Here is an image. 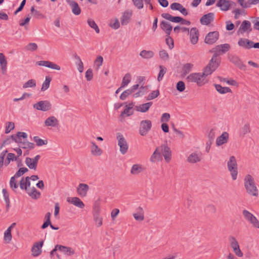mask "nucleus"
<instances>
[{"mask_svg":"<svg viewBox=\"0 0 259 259\" xmlns=\"http://www.w3.org/2000/svg\"><path fill=\"white\" fill-rule=\"evenodd\" d=\"M221 59L219 54L215 52L208 64L204 68L202 73L204 77L211 74L220 66Z\"/></svg>","mask_w":259,"mask_h":259,"instance_id":"1","label":"nucleus"},{"mask_svg":"<svg viewBox=\"0 0 259 259\" xmlns=\"http://www.w3.org/2000/svg\"><path fill=\"white\" fill-rule=\"evenodd\" d=\"M244 187L246 192L250 195L258 196V190L255 186L254 180L250 175H247L244 178Z\"/></svg>","mask_w":259,"mask_h":259,"instance_id":"2","label":"nucleus"},{"mask_svg":"<svg viewBox=\"0 0 259 259\" xmlns=\"http://www.w3.org/2000/svg\"><path fill=\"white\" fill-rule=\"evenodd\" d=\"M227 166L228 170L231 172L232 179L233 180H236L238 171L237 161L235 156H231L230 157L229 160L227 163Z\"/></svg>","mask_w":259,"mask_h":259,"instance_id":"3","label":"nucleus"},{"mask_svg":"<svg viewBox=\"0 0 259 259\" xmlns=\"http://www.w3.org/2000/svg\"><path fill=\"white\" fill-rule=\"evenodd\" d=\"M161 17L169 21L174 23H181L182 24L190 25L191 22L185 20L180 16H172L169 13H162Z\"/></svg>","mask_w":259,"mask_h":259,"instance_id":"4","label":"nucleus"},{"mask_svg":"<svg viewBox=\"0 0 259 259\" xmlns=\"http://www.w3.org/2000/svg\"><path fill=\"white\" fill-rule=\"evenodd\" d=\"M152 127L151 120L147 119L143 120L140 122L139 127V134L142 136H146L150 131Z\"/></svg>","mask_w":259,"mask_h":259,"instance_id":"5","label":"nucleus"},{"mask_svg":"<svg viewBox=\"0 0 259 259\" xmlns=\"http://www.w3.org/2000/svg\"><path fill=\"white\" fill-rule=\"evenodd\" d=\"M116 138L118 140V145L120 147V152L122 154H125L127 151L128 146L125 138L120 133L117 134Z\"/></svg>","mask_w":259,"mask_h":259,"instance_id":"6","label":"nucleus"},{"mask_svg":"<svg viewBox=\"0 0 259 259\" xmlns=\"http://www.w3.org/2000/svg\"><path fill=\"white\" fill-rule=\"evenodd\" d=\"M203 77L204 76L201 73H193L187 76V79L189 82H196L198 86H201L205 83L202 82Z\"/></svg>","mask_w":259,"mask_h":259,"instance_id":"7","label":"nucleus"},{"mask_svg":"<svg viewBox=\"0 0 259 259\" xmlns=\"http://www.w3.org/2000/svg\"><path fill=\"white\" fill-rule=\"evenodd\" d=\"M33 108L42 111H47L50 110L52 108V104L47 101H40L33 105Z\"/></svg>","mask_w":259,"mask_h":259,"instance_id":"8","label":"nucleus"},{"mask_svg":"<svg viewBox=\"0 0 259 259\" xmlns=\"http://www.w3.org/2000/svg\"><path fill=\"white\" fill-rule=\"evenodd\" d=\"M237 44L239 47L244 49L249 50L254 48L255 42L247 38H240Z\"/></svg>","mask_w":259,"mask_h":259,"instance_id":"9","label":"nucleus"},{"mask_svg":"<svg viewBox=\"0 0 259 259\" xmlns=\"http://www.w3.org/2000/svg\"><path fill=\"white\" fill-rule=\"evenodd\" d=\"M219 37V33L217 31L210 32L205 36L204 42L208 45H212L215 43Z\"/></svg>","mask_w":259,"mask_h":259,"instance_id":"10","label":"nucleus"},{"mask_svg":"<svg viewBox=\"0 0 259 259\" xmlns=\"http://www.w3.org/2000/svg\"><path fill=\"white\" fill-rule=\"evenodd\" d=\"M40 158V156L39 155H37L34 157V158L26 157L25 162L27 166L30 169L35 170L37 167L38 161Z\"/></svg>","mask_w":259,"mask_h":259,"instance_id":"11","label":"nucleus"},{"mask_svg":"<svg viewBox=\"0 0 259 259\" xmlns=\"http://www.w3.org/2000/svg\"><path fill=\"white\" fill-rule=\"evenodd\" d=\"M43 245L44 240H42L35 242L31 248L32 255L35 257L39 255L41 253V248Z\"/></svg>","mask_w":259,"mask_h":259,"instance_id":"12","label":"nucleus"},{"mask_svg":"<svg viewBox=\"0 0 259 259\" xmlns=\"http://www.w3.org/2000/svg\"><path fill=\"white\" fill-rule=\"evenodd\" d=\"M159 147L160 148V152L162 153L165 161L169 162L171 157L170 148L166 145H162Z\"/></svg>","mask_w":259,"mask_h":259,"instance_id":"13","label":"nucleus"},{"mask_svg":"<svg viewBox=\"0 0 259 259\" xmlns=\"http://www.w3.org/2000/svg\"><path fill=\"white\" fill-rule=\"evenodd\" d=\"M36 64L39 66H45L53 69L60 70L61 68L58 65L49 61H39L36 62Z\"/></svg>","mask_w":259,"mask_h":259,"instance_id":"14","label":"nucleus"},{"mask_svg":"<svg viewBox=\"0 0 259 259\" xmlns=\"http://www.w3.org/2000/svg\"><path fill=\"white\" fill-rule=\"evenodd\" d=\"M230 62L235 64L241 70H245L246 65L243 64L241 60L237 56H231L229 57Z\"/></svg>","mask_w":259,"mask_h":259,"instance_id":"15","label":"nucleus"},{"mask_svg":"<svg viewBox=\"0 0 259 259\" xmlns=\"http://www.w3.org/2000/svg\"><path fill=\"white\" fill-rule=\"evenodd\" d=\"M214 18L213 13H208L204 15L200 19V22L202 25H208L212 22Z\"/></svg>","mask_w":259,"mask_h":259,"instance_id":"16","label":"nucleus"},{"mask_svg":"<svg viewBox=\"0 0 259 259\" xmlns=\"http://www.w3.org/2000/svg\"><path fill=\"white\" fill-rule=\"evenodd\" d=\"M67 4L71 7L72 12L75 15H79L81 13V9L78 4L72 0H67Z\"/></svg>","mask_w":259,"mask_h":259,"instance_id":"17","label":"nucleus"},{"mask_svg":"<svg viewBox=\"0 0 259 259\" xmlns=\"http://www.w3.org/2000/svg\"><path fill=\"white\" fill-rule=\"evenodd\" d=\"M199 31L196 27H193L191 29L190 32V38L192 44L195 45L197 43L198 40Z\"/></svg>","mask_w":259,"mask_h":259,"instance_id":"18","label":"nucleus"},{"mask_svg":"<svg viewBox=\"0 0 259 259\" xmlns=\"http://www.w3.org/2000/svg\"><path fill=\"white\" fill-rule=\"evenodd\" d=\"M67 201L80 208H83L85 206L83 202L78 197H68Z\"/></svg>","mask_w":259,"mask_h":259,"instance_id":"19","label":"nucleus"},{"mask_svg":"<svg viewBox=\"0 0 259 259\" xmlns=\"http://www.w3.org/2000/svg\"><path fill=\"white\" fill-rule=\"evenodd\" d=\"M161 28L165 32L167 35H169L172 29V25L167 21L163 20L160 24Z\"/></svg>","mask_w":259,"mask_h":259,"instance_id":"20","label":"nucleus"},{"mask_svg":"<svg viewBox=\"0 0 259 259\" xmlns=\"http://www.w3.org/2000/svg\"><path fill=\"white\" fill-rule=\"evenodd\" d=\"M229 139V134L227 132H224L223 134L217 138L216 140V144L217 146H221L223 144L227 143Z\"/></svg>","mask_w":259,"mask_h":259,"instance_id":"21","label":"nucleus"},{"mask_svg":"<svg viewBox=\"0 0 259 259\" xmlns=\"http://www.w3.org/2000/svg\"><path fill=\"white\" fill-rule=\"evenodd\" d=\"M89 190V186L86 184H79L77 188V193L82 197H84L87 195V192Z\"/></svg>","mask_w":259,"mask_h":259,"instance_id":"22","label":"nucleus"},{"mask_svg":"<svg viewBox=\"0 0 259 259\" xmlns=\"http://www.w3.org/2000/svg\"><path fill=\"white\" fill-rule=\"evenodd\" d=\"M45 124L48 126L57 127L59 125V121L55 116H52L46 119Z\"/></svg>","mask_w":259,"mask_h":259,"instance_id":"23","label":"nucleus"},{"mask_svg":"<svg viewBox=\"0 0 259 259\" xmlns=\"http://www.w3.org/2000/svg\"><path fill=\"white\" fill-rule=\"evenodd\" d=\"M59 250L67 255H72L75 253L74 250L70 247L59 244Z\"/></svg>","mask_w":259,"mask_h":259,"instance_id":"24","label":"nucleus"},{"mask_svg":"<svg viewBox=\"0 0 259 259\" xmlns=\"http://www.w3.org/2000/svg\"><path fill=\"white\" fill-rule=\"evenodd\" d=\"M153 103L152 102H147L142 105H140L139 106L136 107V110L138 111L141 112H146L148 111L150 108V107L152 105Z\"/></svg>","mask_w":259,"mask_h":259,"instance_id":"25","label":"nucleus"},{"mask_svg":"<svg viewBox=\"0 0 259 259\" xmlns=\"http://www.w3.org/2000/svg\"><path fill=\"white\" fill-rule=\"evenodd\" d=\"M132 12H130L128 11L124 12L123 13V15L121 18V23L122 25H127L129 22V20L130 19L132 16Z\"/></svg>","mask_w":259,"mask_h":259,"instance_id":"26","label":"nucleus"},{"mask_svg":"<svg viewBox=\"0 0 259 259\" xmlns=\"http://www.w3.org/2000/svg\"><path fill=\"white\" fill-rule=\"evenodd\" d=\"M239 30H242V32H241L242 33L248 30H249V32H250L252 30V29L251 28L250 22L247 20H244L242 22V24L240 25Z\"/></svg>","mask_w":259,"mask_h":259,"instance_id":"27","label":"nucleus"},{"mask_svg":"<svg viewBox=\"0 0 259 259\" xmlns=\"http://www.w3.org/2000/svg\"><path fill=\"white\" fill-rule=\"evenodd\" d=\"M101 203L99 200H96L94 204L93 207V217L100 215Z\"/></svg>","mask_w":259,"mask_h":259,"instance_id":"28","label":"nucleus"},{"mask_svg":"<svg viewBox=\"0 0 259 259\" xmlns=\"http://www.w3.org/2000/svg\"><path fill=\"white\" fill-rule=\"evenodd\" d=\"M138 212L133 214L135 219L137 221H142L144 219V211L143 208L139 206L138 208Z\"/></svg>","mask_w":259,"mask_h":259,"instance_id":"29","label":"nucleus"},{"mask_svg":"<svg viewBox=\"0 0 259 259\" xmlns=\"http://www.w3.org/2000/svg\"><path fill=\"white\" fill-rule=\"evenodd\" d=\"M0 65L3 74H5L7 70V61L5 55L0 53Z\"/></svg>","mask_w":259,"mask_h":259,"instance_id":"30","label":"nucleus"},{"mask_svg":"<svg viewBox=\"0 0 259 259\" xmlns=\"http://www.w3.org/2000/svg\"><path fill=\"white\" fill-rule=\"evenodd\" d=\"M222 4V7H219L223 11H227L229 10L231 7V4H234V7L236 6V4L235 2L230 0H226V2H223Z\"/></svg>","mask_w":259,"mask_h":259,"instance_id":"31","label":"nucleus"},{"mask_svg":"<svg viewBox=\"0 0 259 259\" xmlns=\"http://www.w3.org/2000/svg\"><path fill=\"white\" fill-rule=\"evenodd\" d=\"M216 90L221 94L231 93L232 91L229 87H223L219 84H214Z\"/></svg>","mask_w":259,"mask_h":259,"instance_id":"32","label":"nucleus"},{"mask_svg":"<svg viewBox=\"0 0 259 259\" xmlns=\"http://www.w3.org/2000/svg\"><path fill=\"white\" fill-rule=\"evenodd\" d=\"M230 49V45L228 44H225L222 45H218L214 49L218 50L219 52H222L223 53H225L228 52ZM214 49L210 51L211 52H214Z\"/></svg>","mask_w":259,"mask_h":259,"instance_id":"33","label":"nucleus"},{"mask_svg":"<svg viewBox=\"0 0 259 259\" xmlns=\"http://www.w3.org/2000/svg\"><path fill=\"white\" fill-rule=\"evenodd\" d=\"M161 156L160 152V148L157 147L150 157V160L155 162L156 160H161Z\"/></svg>","mask_w":259,"mask_h":259,"instance_id":"34","label":"nucleus"},{"mask_svg":"<svg viewBox=\"0 0 259 259\" xmlns=\"http://www.w3.org/2000/svg\"><path fill=\"white\" fill-rule=\"evenodd\" d=\"M91 143L92 144L91 150L92 154L95 156L101 155L102 153V150L98 147L94 142H92Z\"/></svg>","mask_w":259,"mask_h":259,"instance_id":"35","label":"nucleus"},{"mask_svg":"<svg viewBox=\"0 0 259 259\" xmlns=\"http://www.w3.org/2000/svg\"><path fill=\"white\" fill-rule=\"evenodd\" d=\"M5 201L6 203V211L8 212L10 207V200L9 198V194L6 189H3L2 190Z\"/></svg>","mask_w":259,"mask_h":259,"instance_id":"36","label":"nucleus"},{"mask_svg":"<svg viewBox=\"0 0 259 259\" xmlns=\"http://www.w3.org/2000/svg\"><path fill=\"white\" fill-rule=\"evenodd\" d=\"M201 160V158L196 153H191L187 158V161L192 163H196Z\"/></svg>","mask_w":259,"mask_h":259,"instance_id":"37","label":"nucleus"},{"mask_svg":"<svg viewBox=\"0 0 259 259\" xmlns=\"http://www.w3.org/2000/svg\"><path fill=\"white\" fill-rule=\"evenodd\" d=\"M28 194L34 199H37L40 197V192L37 191L35 188L33 187L31 189V191H27Z\"/></svg>","mask_w":259,"mask_h":259,"instance_id":"38","label":"nucleus"},{"mask_svg":"<svg viewBox=\"0 0 259 259\" xmlns=\"http://www.w3.org/2000/svg\"><path fill=\"white\" fill-rule=\"evenodd\" d=\"M19 147L24 149H33L35 147V145L33 143H31L28 141H22V143H21L20 145H19Z\"/></svg>","mask_w":259,"mask_h":259,"instance_id":"39","label":"nucleus"},{"mask_svg":"<svg viewBox=\"0 0 259 259\" xmlns=\"http://www.w3.org/2000/svg\"><path fill=\"white\" fill-rule=\"evenodd\" d=\"M140 55L144 59H150L154 56V53L152 51L143 50L140 52Z\"/></svg>","mask_w":259,"mask_h":259,"instance_id":"40","label":"nucleus"},{"mask_svg":"<svg viewBox=\"0 0 259 259\" xmlns=\"http://www.w3.org/2000/svg\"><path fill=\"white\" fill-rule=\"evenodd\" d=\"M131 80V75L130 73H127L123 77L121 82V87H125L128 85Z\"/></svg>","mask_w":259,"mask_h":259,"instance_id":"41","label":"nucleus"},{"mask_svg":"<svg viewBox=\"0 0 259 259\" xmlns=\"http://www.w3.org/2000/svg\"><path fill=\"white\" fill-rule=\"evenodd\" d=\"M52 80V77L49 76H47L45 78V81L43 82L41 89V91L47 90L50 87V82Z\"/></svg>","mask_w":259,"mask_h":259,"instance_id":"42","label":"nucleus"},{"mask_svg":"<svg viewBox=\"0 0 259 259\" xmlns=\"http://www.w3.org/2000/svg\"><path fill=\"white\" fill-rule=\"evenodd\" d=\"M17 160V157L15 156V155L12 153H9L8 154L7 157L5 161V165L8 166L10 163L11 161Z\"/></svg>","mask_w":259,"mask_h":259,"instance_id":"43","label":"nucleus"},{"mask_svg":"<svg viewBox=\"0 0 259 259\" xmlns=\"http://www.w3.org/2000/svg\"><path fill=\"white\" fill-rule=\"evenodd\" d=\"M159 67L160 71L158 75L157 80L160 81L162 79L164 75L165 74L167 69L162 65H159Z\"/></svg>","mask_w":259,"mask_h":259,"instance_id":"44","label":"nucleus"},{"mask_svg":"<svg viewBox=\"0 0 259 259\" xmlns=\"http://www.w3.org/2000/svg\"><path fill=\"white\" fill-rule=\"evenodd\" d=\"M250 132V125L248 123H245L242 127L240 132V136H244L245 134Z\"/></svg>","mask_w":259,"mask_h":259,"instance_id":"45","label":"nucleus"},{"mask_svg":"<svg viewBox=\"0 0 259 259\" xmlns=\"http://www.w3.org/2000/svg\"><path fill=\"white\" fill-rule=\"evenodd\" d=\"M33 140L36 143L37 146H41L48 144V141L47 140L41 139L38 136H34L33 137Z\"/></svg>","mask_w":259,"mask_h":259,"instance_id":"46","label":"nucleus"},{"mask_svg":"<svg viewBox=\"0 0 259 259\" xmlns=\"http://www.w3.org/2000/svg\"><path fill=\"white\" fill-rule=\"evenodd\" d=\"M193 65L191 63H186L184 65L182 68L183 73L184 75L188 74L191 70Z\"/></svg>","mask_w":259,"mask_h":259,"instance_id":"47","label":"nucleus"},{"mask_svg":"<svg viewBox=\"0 0 259 259\" xmlns=\"http://www.w3.org/2000/svg\"><path fill=\"white\" fill-rule=\"evenodd\" d=\"M142 170V167L139 164H134L132 167L131 172L133 175L139 174Z\"/></svg>","mask_w":259,"mask_h":259,"instance_id":"48","label":"nucleus"},{"mask_svg":"<svg viewBox=\"0 0 259 259\" xmlns=\"http://www.w3.org/2000/svg\"><path fill=\"white\" fill-rule=\"evenodd\" d=\"M242 214L244 218L249 222H250L251 221H252V219L254 217V215H253L251 213L247 210H243L242 211Z\"/></svg>","mask_w":259,"mask_h":259,"instance_id":"49","label":"nucleus"},{"mask_svg":"<svg viewBox=\"0 0 259 259\" xmlns=\"http://www.w3.org/2000/svg\"><path fill=\"white\" fill-rule=\"evenodd\" d=\"M160 94L159 90L152 91L150 94L147 97V100H151L157 98Z\"/></svg>","mask_w":259,"mask_h":259,"instance_id":"50","label":"nucleus"},{"mask_svg":"<svg viewBox=\"0 0 259 259\" xmlns=\"http://www.w3.org/2000/svg\"><path fill=\"white\" fill-rule=\"evenodd\" d=\"M36 86V81L33 79H29L23 85V88L26 89L27 88H33Z\"/></svg>","mask_w":259,"mask_h":259,"instance_id":"51","label":"nucleus"},{"mask_svg":"<svg viewBox=\"0 0 259 259\" xmlns=\"http://www.w3.org/2000/svg\"><path fill=\"white\" fill-rule=\"evenodd\" d=\"M18 177H15V175L11 177L10 181V185L11 188L13 190H15V189L18 188V185L17 183V182L16 181V178H17Z\"/></svg>","mask_w":259,"mask_h":259,"instance_id":"52","label":"nucleus"},{"mask_svg":"<svg viewBox=\"0 0 259 259\" xmlns=\"http://www.w3.org/2000/svg\"><path fill=\"white\" fill-rule=\"evenodd\" d=\"M185 84L183 81H179L176 84V89L179 92H183L185 90Z\"/></svg>","mask_w":259,"mask_h":259,"instance_id":"53","label":"nucleus"},{"mask_svg":"<svg viewBox=\"0 0 259 259\" xmlns=\"http://www.w3.org/2000/svg\"><path fill=\"white\" fill-rule=\"evenodd\" d=\"M11 231L9 229L7 230L4 233V240L7 243H9L12 240Z\"/></svg>","mask_w":259,"mask_h":259,"instance_id":"54","label":"nucleus"},{"mask_svg":"<svg viewBox=\"0 0 259 259\" xmlns=\"http://www.w3.org/2000/svg\"><path fill=\"white\" fill-rule=\"evenodd\" d=\"M15 127V124L13 122H8L6 123L5 133L8 134Z\"/></svg>","mask_w":259,"mask_h":259,"instance_id":"55","label":"nucleus"},{"mask_svg":"<svg viewBox=\"0 0 259 259\" xmlns=\"http://www.w3.org/2000/svg\"><path fill=\"white\" fill-rule=\"evenodd\" d=\"M132 108V106L128 107L126 106L124 110L121 112L120 114V116H123L124 115H126V116H129L130 115H133V112H130L131 109Z\"/></svg>","mask_w":259,"mask_h":259,"instance_id":"56","label":"nucleus"},{"mask_svg":"<svg viewBox=\"0 0 259 259\" xmlns=\"http://www.w3.org/2000/svg\"><path fill=\"white\" fill-rule=\"evenodd\" d=\"M37 48V44L34 42L29 43L25 47L27 50L32 52L36 50Z\"/></svg>","mask_w":259,"mask_h":259,"instance_id":"57","label":"nucleus"},{"mask_svg":"<svg viewBox=\"0 0 259 259\" xmlns=\"http://www.w3.org/2000/svg\"><path fill=\"white\" fill-rule=\"evenodd\" d=\"M229 239L230 242V245L233 249L239 246L238 241L233 236H230Z\"/></svg>","mask_w":259,"mask_h":259,"instance_id":"58","label":"nucleus"},{"mask_svg":"<svg viewBox=\"0 0 259 259\" xmlns=\"http://www.w3.org/2000/svg\"><path fill=\"white\" fill-rule=\"evenodd\" d=\"M28 171V169L26 167H20L18 170L16 172L15 177H20Z\"/></svg>","mask_w":259,"mask_h":259,"instance_id":"59","label":"nucleus"},{"mask_svg":"<svg viewBox=\"0 0 259 259\" xmlns=\"http://www.w3.org/2000/svg\"><path fill=\"white\" fill-rule=\"evenodd\" d=\"M165 42L167 46H168L170 49H172L174 47V40L169 35H167L165 39Z\"/></svg>","mask_w":259,"mask_h":259,"instance_id":"60","label":"nucleus"},{"mask_svg":"<svg viewBox=\"0 0 259 259\" xmlns=\"http://www.w3.org/2000/svg\"><path fill=\"white\" fill-rule=\"evenodd\" d=\"M159 54L160 58L163 60H167L169 58L168 53L164 50L160 51Z\"/></svg>","mask_w":259,"mask_h":259,"instance_id":"61","label":"nucleus"},{"mask_svg":"<svg viewBox=\"0 0 259 259\" xmlns=\"http://www.w3.org/2000/svg\"><path fill=\"white\" fill-rule=\"evenodd\" d=\"M132 93H133L130 89H127L122 93L120 96V99L122 100H124L128 96L130 95Z\"/></svg>","mask_w":259,"mask_h":259,"instance_id":"62","label":"nucleus"},{"mask_svg":"<svg viewBox=\"0 0 259 259\" xmlns=\"http://www.w3.org/2000/svg\"><path fill=\"white\" fill-rule=\"evenodd\" d=\"M103 62V58L102 56H99L97 57L94 61L95 65L97 66V69H98L102 65Z\"/></svg>","mask_w":259,"mask_h":259,"instance_id":"63","label":"nucleus"},{"mask_svg":"<svg viewBox=\"0 0 259 259\" xmlns=\"http://www.w3.org/2000/svg\"><path fill=\"white\" fill-rule=\"evenodd\" d=\"M143 0H133V3L135 7L138 9H141L143 8Z\"/></svg>","mask_w":259,"mask_h":259,"instance_id":"64","label":"nucleus"}]
</instances>
